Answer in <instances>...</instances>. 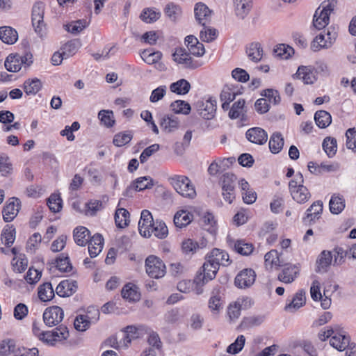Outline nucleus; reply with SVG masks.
Instances as JSON below:
<instances>
[{"mask_svg":"<svg viewBox=\"0 0 356 356\" xmlns=\"http://www.w3.org/2000/svg\"><path fill=\"white\" fill-rule=\"evenodd\" d=\"M218 270L219 267L213 262H209V259L207 258V261L203 264L200 272L197 274L194 279L197 294H201L203 292L202 286L214 279Z\"/></svg>","mask_w":356,"mask_h":356,"instance_id":"f257e3e1","label":"nucleus"},{"mask_svg":"<svg viewBox=\"0 0 356 356\" xmlns=\"http://www.w3.org/2000/svg\"><path fill=\"white\" fill-rule=\"evenodd\" d=\"M175 191L184 197L193 198L196 195L195 188L191 180L186 176L174 175L169 178Z\"/></svg>","mask_w":356,"mask_h":356,"instance_id":"f03ea898","label":"nucleus"},{"mask_svg":"<svg viewBox=\"0 0 356 356\" xmlns=\"http://www.w3.org/2000/svg\"><path fill=\"white\" fill-rule=\"evenodd\" d=\"M236 177L230 172L224 173L220 179L223 199L231 204L236 197Z\"/></svg>","mask_w":356,"mask_h":356,"instance_id":"7ed1b4c3","label":"nucleus"},{"mask_svg":"<svg viewBox=\"0 0 356 356\" xmlns=\"http://www.w3.org/2000/svg\"><path fill=\"white\" fill-rule=\"evenodd\" d=\"M99 318V311L95 307H89L86 314L78 315L74 320V327L79 331H86L92 323H96Z\"/></svg>","mask_w":356,"mask_h":356,"instance_id":"20e7f679","label":"nucleus"},{"mask_svg":"<svg viewBox=\"0 0 356 356\" xmlns=\"http://www.w3.org/2000/svg\"><path fill=\"white\" fill-rule=\"evenodd\" d=\"M145 269L148 275L154 279L163 277L166 272L163 261L154 255H150L145 259Z\"/></svg>","mask_w":356,"mask_h":356,"instance_id":"39448f33","label":"nucleus"},{"mask_svg":"<svg viewBox=\"0 0 356 356\" xmlns=\"http://www.w3.org/2000/svg\"><path fill=\"white\" fill-rule=\"evenodd\" d=\"M44 5L42 2H36L32 8V25L35 31L40 38L45 35V24L44 23Z\"/></svg>","mask_w":356,"mask_h":356,"instance_id":"423d86ee","label":"nucleus"},{"mask_svg":"<svg viewBox=\"0 0 356 356\" xmlns=\"http://www.w3.org/2000/svg\"><path fill=\"white\" fill-rule=\"evenodd\" d=\"M174 61L178 64H181L184 68L194 70L202 65V63L194 60L189 52L184 48H177L172 54Z\"/></svg>","mask_w":356,"mask_h":356,"instance_id":"0eeeda50","label":"nucleus"},{"mask_svg":"<svg viewBox=\"0 0 356 356\" xmlns=\"http://www.w3.org/2000/svg\"><path fill=\"white\" fill-rule=\"evenodd\" d=\"M68 337L67 327L65 325H60L53 331H44L39 339L47 344L53 346L56 341L66 339Z\"/></svg>","mask_w":356,"mask_h":356,"instance_id":"6e6552de","label":"nucleus"},{"mask_svg":"<svg viewBox=\"0 0 356 356\" xmlns=\"http://www.w3.org/2000/svg\"><path fill=\"white\" fill-rule=\"evenodd\" d=\"M64 317L63 309L58 306L47 308L43 313V321L46 325L52 327L60 323Z\"/></svg>","mask_w":356,"mask_h":356,"instance_id":"1a4fd4ad","label":"nucleus"},{"mask_svg":"<svg viewBox=\"0 0 356 356\" xmlns=\"http://www.w3.org/2000/svg\"><path fill=\"white\" fill-rule=\"evenodd\" d=\"M256 279V273L251 268H245L241 270L234 279V284L238 289H245L250 287Z\"/></svg>","mask_w":356,"mask_h":356,"instance_id":"9d476101","label":"nucleus"},{"mask_svg":"<svg viewBox=\"0 0 356 356\" xmlns=\"http://www.w3.org/2000/svg\"><path fill=\"white\" fill-rule=\"evenodd\" d=\"M21 207L19 199L15 197L9 198L6 202L3 210V218L5 222H11L17 215Z\"/></svg>","mask_w":356,"mask_h":356,"instance_id":"9b49d317","label":"nucleus"},{"mask_svg":"<svg viewBox=\"0 0 356 356\" xmlns=\"http://www.w3.org/2000/svg\"><path fill=\"white\" fill-rule=\"evenodd\" d=\"M78 289L77 282L73 280H64L61 281L56 288V293L60 297H70L72 296Z\"/></svg>","mask_w":356,"mask_h":356,"instance_id":"f8f14e48","label":"nucleus"},{"mask_svg":"<svg viewBox=\"0 0 356 356\" xmlns=\"http://www.w3.org/2000/svg\"><path fill=\"white\" fill-rule=\"evenodd\" d=\"M246 138L251 143L257 145H264L268 140L266 131L260 127L249 129L245 133Z\"/></svg>","mask_w":356,"mask_h":356,"instance_id":"ddd939ff","label":"nucleus"},{"mask_svg":"<svg viewBox=\"0 0 356 356\" xmlns=\"http://www.w3.org/2000/svg\"><path fill=\"white\" fill-rule=\"evenodd\" d=\"M300 268L297 265L286 264L278 275V280L285 284L293 282L299 275Z\"/></svg>","mask_w":356,"mask_h":356,"instance_id":"4468645a","label":"nucleus"},{"mask_svg":"<svg viewBox=\"0 0 356 356\" xmlns=\"http://www.w3.org/2000/svg\"><path fill=\"white\" fill-rule=\"evenodd\" d=\"M207 258L209 259V262H213L217 266H227L231 264L229 254L218 248H214L212 251L207 254Z\"/></svg>","mask_w":356,"mask_h":356,"instance_id":"2eb2a0df","label":"nucleus"},{"mask_svg":"<svg viewBox=\"0 0 356 356\" xmlns=\"http://www.w3.org/2000/svg\"><path fill=\"white\" fill-rule=\"evenodd\" d=\"M154 222L152 213L148 210H143L138 222L140 234L144 237H149L150 227Z\"/></svg>","mask_w":356,"mask_h":356,"instance_id":"dca6fc26","label":"nucleus"},{"mask_svg":"<svg viewBox=\"0 0 356 356\" xmlns=\"http://www.w3.org/2000/svg\"><path fill=\"white\" fill-rule=\"evenodd\" d=\"M333 259L332 252L328 250H323L316 259L317 273H325L327 271V268L332 264Z\"/></svg>","mask_w":356,"mask_h":356,"instance_id":"f3484780","label":"nucleus"},{"mask_svg":"<svg viewBox=\"0 0 356 356\" xmlns=\"http://www.w3.org/2000/svg\"><path fill=\"white\" fill-rule=\"evenodd\" d=\"M179 124L178 118L173 115H163L160 120L161 127L167 133H171L177 130Z\"/></svg>","mask_w":356,"mask_h":356,"instance_id":"a211bd4d","label":"nucleus"},{"mask_svg":"<svg viewBox=\"0 0 356 356\" xmlns=\"http://www.w3.org/2000/svg\"><path fill=\"white\" fill-rule=\"evenodd\" d=\"M88 244V252L90 257H95L102 250L104 245V238L100 234H95L92 237L90 238Z\"/></svg>","mask_w":356,"mask_h":356,"instance_id":"6ab92c4d","label":"nucleus"},{"mask_svg":"<svg viewBox=\"0 0 356 356\" xmlns=\"http://www.w3.org/2000/svg\"><path fill=\"white\" fill-rule=\"evenodd\" d=\"M295 76L305 84H312L316 81L314 69L311 66H300Z\"/></svg>","mask_w":356,"mask_h":356,"instance_id":"aec40b11","label":"nucleus"},{"mask_svg":"<svg viewBox=\"0 0 356 356\" xmlns=\"http://www.w3.org/2000/svg\"><path fill=\"white\" fill-rule=\"evenodd\" d=\"M90 231L83 226L76 227L73 231L74 242L79 246H85L90 239Z\"/></svg>","mask_w":356,"mask_h":356,"instance_id":"412c9836","label":"nucleus"},{"mask_svg":"<svg viewBox=\"0 0 356 356\" xmlns=\"http://www.w3.org/2000/svg\"><path fill=\"white\" fill-rule=\"evenodd\" d=\"M194 13L196 20L199 24L204 26L211 11L204 3L199 2L195 4Z\"/></svg>","mask_w":356,"mask_h":356,"instance_id":"4be33fe9","label":"nucleus"},{"mask_svg":"<svg viewBox=\"0 0 356 356\" xmlns=\"http://www.w3.org/2000/svg\"><path fill=\"white\" fill-rule=\"evenodd\" d=\"M330 344L337 350L342 351L348 348L351 343H350V337L342 333H338L331 337Z\"/></svg>","mask_w":356,"mask_h":356,"instance_id":"5701e85b","label":"nucleus"},{"mask_svg":"<svg viewBox=\"0 0 356 356\" xmlns=\"http://www.w3.org/2000/svg\"><path fill=\"white\" fill-rule=\"evenodd\" d=\"M18 33L15 29L10 26L0 27V40L8 44H13L17 42Z\"/></svg>","mask_w":356,"mask_h":356,"instance_id":"b1692460","label":"nucleus"},{"mask_svg":"<svg viewBox=\"0 0 356 356\" xmlns=\"http://www.w3.org/2000/svg\"><path fill=\"white\" fill-rule=\"evenodd\" d=\"M305 303V291L299 290L293 298L292 300L285 306L284 309L287 312H294L303 306Z\"/></svg>","mask_w":356,"mask_h":356,"instance_id":"393cba45","label":"nucleus"},{"mask_svg":"<svg viewBox=\"0 0 356 356\" xmlns=\"http://www.w3.org/2000/svg\"><path fill=\"white\" fill-rule=\"evenodd\" d=\"M346 206L343 197L339 194H333L329 202L330 211L332 214H339Z\"/></svg>","mask_w":356,"mask_h":356,"instance_id":"a878e982","label":"nucleus"},{"mask_svg":"<svg viewBox=\"0 0 356 356\" xmlns=\"http://www.w3.org/2000/svg\"><path fill=\"white\" fill-rule=\"evenodd\" d=\"M248 57L253 62L258 63L262 58L263 48L259 42H252L246 48Z\"/></svg>","mask_w":356,"mask_h":356,"instance_id":"bb28decb","label":"nucleus"},{"mask_svg":"<svg viewBox=\"0 0 356 356\" xmlns=\"http://www.w3.org/2000/svg\"><path fill=\"white\" fill-rule=\"evenodd\" d=\"M200 115L205 120H211L214 118L216 111V102L209 99L202 103V108L200 109Z\"/></svg>","mask_w":356,"mask_h":356,"instance_id":"cd10ccee","label":"nucleus"},{"mask_svg":"<svg viewBox=\"0 0 356 356\" xmlns=\"http://www.w3.org/2000/svg\"><path fill=\"white\" fill-rule=\"evenodd\" d=\"M42 84L40 79L35 78L24 81L23 88L27 95H34L42 88Z\"/></svg>","mask_w":356,"mask_h":356,"instance_id":"c85d7f7f","label":"nucleus"},{"mask_svg":"<svg viewBox=\"0 0 356 356\" xmlns=\"http://www.w3.org/2000/svg\"><path fill=\"white\" fill-rule=\"evenodd\" d=\"M191 88V86L190 83L184 79H179L177 81L171 83L170 86V89L172 92L181 95H184L188 93Z\"/></svg>","mask_w":356,"mask_h":356,"instance_id":"c756f323","label":"nucleus"},{"mask_svg":"<svg viewBox=\"0 0 356 356\" xmlns=\"http://www.w3.org/2000/svg\"><path fill=\"white\" fill-rule=\"evenodd\" d=\"M121 293L123 298L131 302H135L140 299V293L137 291V287L131 283L125 284L122 289Z\"/></svg>","mask_w":356,"mask_h":356,"instance_id":"7c9ffc66","label":"nucleus"},{"mask_svg":"<svg viewBox=\"0 0 356 356\" xmlns=\"http://www.w3.org/2000/svg\"><path fill=\"white\" fill-rule=\"evenodd\" d=\"M193 215L186 211H177L174 216V223L177 227L182 228L188 225L192 220Z\"/></svg>","mask_w":356,"mask_h":356,"instance_id":"2f4dec72","label":"nucleus"},{"mask_svg":"<svg viewBox=\"0 0 356 356\" xmlns=\"http://www.w3.org/2000/svg\"><path fill=\"white\" fill-rule=\"evenodd\" d=\"M154 234L159 238H165L168 234V229L165 222L156 220L150 227V236Z\"/></svg>","mask_w":356,"mask_h":356,"instance_id":"473e14b6","label":"nucleus"},{"mask_svg":"<svg viewBox=\"0 0 356 356\" xmlns=\"http://www.w3.org/2000/svg\"><path fill=\"white\" fill-rule=\"evenodd\" d=\"M314 120L319 128L324 129L331 124L332 117L328 112L321 110L315 113Z\"/></svg>","mask_w":356,"mask_h":356,"instance_id":"72a5a7b5","label":"nucleus"},{"mask_svg":"<svg viewBox=\"0 0 356 356\" xmlns=\"http://www.w3.org/2000/svg\"><path fill=\"white\" fill-rule=\"evenodd\" d=\"M268 145L272 153H279L284 145V138L282 134L279 132L273 134L270 138Z\"/></svg>","mask_w":356,"mask_h":356,"instance_id":"f704fd0d","label":"nucleus"},{"mask_svg":"<svg viewBox=\"0 0 356 356\" xmlns=\"http://www.w3.org/2000/svg\"><path fill=\"white\" fill-rule=\"evenodd\" d=\"M81 46V42L79 39L71 40L66 42L61 49L65 58H67L75 54Z\"/></svg>","mask_w":356,"mask_h":356,"instance_id":"c9c22d12","label":"nucleus"},{"mask_svg":"<svg viewBox=\"0 0 356 356\" xmlns=\"http://www.w3.org/2000/svg\"><path fill=\"white\" fill-rule=\"evenodd\" d=\"M38 297L43 301H49L54 297V290L50 282H45L38 287Z\"/></svg>","mask_w":356,"mask_h":356,"instance_id":"e433bc0d","label":"nucleus"},{"mask_svg":"<svg viewBox=\"0 0 356 356\" xmlns=\"http://www.w3.org/2000/svg\"><path fill=\"white\" fill-rule=\"evenodd\" d=\"M236 14L241 19H243L250 10L252 3L250 0H234Z\"/></svg>","mask_w":356,"mask_h":356,"instance_id":"4c0bfd02","label":"nucleus"},{"mask_svg":"<svg viewBox=\"0 0 356 356\" xmlns=\"http://www.w3.org/2000/svg\"><path fill=\"white\" fill-rule=\"evenodd\" d=\"M56 266L61 272L70 273L72 270V265L67 254L61 253L56 259Z\"/></svg>","mask_w":356,"mask_h":356,"instance_id":"58836bf2","label":"nucleus"},{"mask_svg":"<svg viewBox=\"0 0 356 356\" xmlns=\"http://www.w3.org/2000/svg\"><path fill=\"white\" fill-rule=\"evenodd\" d=\"M129 213L124 209H118L115 213V222L118 227L124 228L128 225L129 221Z\"/></svg>","mask_w":356,"mask_h":356,"instance_id":"ea45409f","label":"nucleus"},{"mask_svg":"<svg viewBox=\"0 0 356 356\" xmlns=\"http://www.w3.org/2000/svg\"><path fill=\"white\" fill-rule=\"evenodd\" d=\"M132 184L135 191H141L152 188L154 186V180L149 176H145L137 178Z\"/></svg>","mask_w":356,"mask_h":356,"instance_id":"a19ab883","label":"nucleus"},{"mask_svg":"<svg viewBox=\"0 0 356 356\" xmlns=\"http://www.w3.org/2000/svg\"><path fill=\"white\" fill-rule=\"evenodd\" d=\"M291 194L293 199L300 204L307 202L311 196L308 189L302 184L299 185V188L293 189Z\"/></svg>","mask_w":356,"mask_h":356,"instance_id":"79ce46f5","label":"nucleus"},{"mask_svg":"<svg viewBox=\"0 0 356 356\" xmlns=\"http://www.w3.org/2000/svg\"><path fill=\"white\" fill-rule=\"evenodd\" d=\"M171 110L177 114L188 115L190 113L191 105L184 100H176L170 104Z\"/></svg>","mask_w":356,"mask_h":356,"instance_id":"37998d69","label":"nucleus"},{"mask_svg":"<svg viewBox=\"0 0 356 356\" xmlns=\"http://www.w3.org/2000/svg\"><path fill=\"white\" fill-rule=\"evenodd\" d=\"M332 255L334 257L333 265L341 266L345 262V259L348 257V248L337 246L333 249Z\"/></svg>","mask_w":356,"mask_h":356,"instance_id":"c03bdc74","label":"nucleus"},{"mask_svg":"<svg viewBox=\"0 0 356 356\" xmlns=\"http://www.w3.org/2000/svg\"><path fill=\"white\" fill-rule=\"evenodd\" d=\"M88 26V23L86 19H79L72 22L64 26L65 29L72 34L76 35Z\"/></svg>","mask_w":356,"mask_h":356,"instance_id":"a18cd8bd","label":"nucleus"},{"mask_svg":"<svg viewBox=\"0 0 356 356\" xmlns=\"http://www.w3.org/2000/svg\"><path fill=\"white\" fill-rule=\"evenodd\" d=\"M323 149L328 157H333L337 152V143L334 138L326 137L323 142Z\"/></svg>","mask_w":356,"mask_h":356,"instance_id":"49530a36","label":"nucleus"},{"mask_svg":"<svg viewBox=\"0 0 356 356\" xmlns=\"http://www.w3.org/2000/svg\"><path fill=\"white\" fill-rule=\"evenodd\" d=\"M4 65L6 69L9 72H19L21 70L22 67L21 63H19V60L18 58V54L9 55L5 60Z\"/></svg>","mask_w":356,"mask_h":356,"instance_id":"de8ad7c7","label":"nucleus"},{"mask_svg":"<svg viewBox=\"0 0 356 356\" xmlns=\"http://www.w3.org/2000/svg\"><path fill=\"white\" fill-rule=\"evenodd\" d=\"M234 250L236 252L247 256L252 252L254 248L252 243L238 240L234 243Z\"/></svg>","mask_w":356,"mask_h":356,"instance_id":"09e8293b","label":"nucleus"},{"mask_svg":"<svg viewBox=\"0 0 356 356\" xmlns=\"http://www.w3.org/2000/svg\"><path fill=\"white\" fill-rule=\"evenodd\" d=\"M294 50L292 47L284 44H280L274 49L275 56L282 59L289 58L293 54Z\"/></svg>","mask_w":356,"mask_h":356,"instance_id":"8fccbe9b","label":"nucleus"},{"mask_svg":"<svg viewBox=\"0 0 356 356\" xmlns=\"http://www.w3.org/2000/svg\"><path fill=\"white\" fill-rule=\"evenodd\" d=\"M218 31L216 29H211L204 24L203 29L200 31V38L202 41L205 42H211L217 37Z\"/></svg>","mask_w":356,"mask_h":356,"instance_id":"3c124183","label":"nucleus"},{"mask_svg":"<svg viewBox=\"0 0 356 356\" xmlns=\"http://www.w3.org/2000/svg\"><path fill=\"white\" fill-rule=\"evenodd\" d=\"M161 16L159 12L152 8H145L143 10L140 15V18L146 23H152L156 21Z\"/></svg>","mask_w":356,"mask_h":356,"instance_id":"603ef678","label":"nucleus"},{"mask_svg":"<svg viewBox=\"0 0 356 356\" xmlns=\"http://www.w3.org/2000/svg\"><path fill=\"white\" fill-rule=\"evenodd\" d=\"M15 238V229L13 227L3 229L1 239L3 243L7 246L10 247L13 245Z\"/></svg>","mask_w":356,"mask_h":356,"instance_id":"864d4df0","label":"nucleus"},{"mask_svg":"<svg viewBox=\"0 0 356 356\" xmlns=\"http://www.w3.org/2000/svg\"><path fill=\"white\" fill-rule=\"evenodd\" d=\"M330 22V17L327 14L318 13L316 14V11L314 13L313 19V25L317 29H322L328 25Z\"/></svg>","mask_w":356,"mask_h":356,"instance_id":"5fc2aeb1","label":"nucleus"},{"mask_svg":"<svg viewBox=\"0 0 356 356\" xmlns=\"http://www.w3.org/2000/svg\"><path fill=\"white\" fill-rule=\"evenodd\" d=\"M47 205L52 212H59L62 208V199L58 194H51L48 198Z\"/></svg>","mask_w":356,"mask_h":356,"instance_id":"6e6d98bb","label":"nucleus"},{"mask_svg":"<svg viewBox=\"0 0 356 356\" xmlns=\"http://www.w3.org/2000/svg\"><path fill=\"white\" fill-rule=\"evenodd\" d=\"M327 44V40L325 38V31L323 33H321L319 35L316 36V38L313 40L311 44V49L314 51H318L321 49H328L329 47H325L324 44Z\"/></svg>","mask_w":356,"mask_h":356,"instance_id":"4d7b16f0","label":"nucleus"},{"mask_svg":"<svg viewBox=\"0 0 356 356\" xmlns=\"http://www.w3.org/2000/svg\"><path fill=\"white\" fill-rule=\"evenodd\" d=\"M245 338L243 335H239L235 341L231 343L227 348V352L230 354L238 353L244 347Z\"/></svg>","mask_w":356,"mask_h":356,"instance_id":"13d9d810","label":"nucleus"},{"mask_svg":"<svg viewBox=\"0 0 356 356\" xmlns=\"http://www.w3.org/2000/svg\"><path fill=\"white\" fill-rule=\"evenodd\" d=\"M264 260L266 266H269L270 267H272L273 266H282L279 259L278 252L276 250H272L267 252L264 256Z\"/></svg>","mask_w":356,"mask_h":356,"instance_id":"bf43d9fd","label":"nucleus"},{"mask_svg":"<svg viewBox=\"0 0 356 356\" xmlns=\"http://www.w3.org/2000/svg\"><path fill=\"white\" fill-rule=\"evenodd\" d=\"M337 5L336 0H327L323 1L320 6L316 10V14L325 13L327 14L330 17V14L334 11V9Z\"/></svg>","mask_w":356,"mask_h":356,"instance_id":"052dcab7","label":"nucleus"},{"mask_svg":"<svg viewBox=\"0 0 356 356\" xmlns=\"http://www.w3.org/2000/svg\"><path fill=\"white\" fill-rule=\"evenodd\" d=\"M98 118L101 122L107 127H112L115 124L113 113L111 111H100L98 113Z\"/></svg>","mask_w":356,"mask_h":356,"instance_id":"680f3d73","label":"nucleus"},{"mask_svg":"<svg viewBox=\"0 0 356 356\" xmlns=\"http://www.w3.org/2000/svg\"><path fill=\"white\" fill-rule=\"evenodd\" d=\"M132 137L131 132L119 133L115 135L113 143L117 147H122L129 143Z\"/></svg>","mask_w":356,"mask_h":356,"instance_id":"e2e57ef3","label":"nucleus"},{"mask_svg":"<svg viewBox=\"0 0 356 356\" xmlns=\"http://www.w3.org/2000/svg\"><path fill=\"white\" fill-rule=\"evenodd\" d=\"M165 13L172 21H175L181 14V8L174 3H169L165 8Z\"/></svg>","mask_w":356,"mask_h":356,"instance_id":"0e129e2a","label":"nucleus"},{"mask_svg":"<svg viewBox=\"0 0 356 356\" xmlns=\"http://www.w3.org/2000/svg\"><path fill=\"white\" fill-rule=\"evenodd\" d=\"M162 54L160 51L151 52L149 50H144L141 54L143 60L148 64L158 62Z\"/></svg>","mask_w":356,"mask_h":356,"instance_id":"69168bd1","label":"nucleus"},{"mask_svg":"<svg viewBox=\"0 0 356 356\" xmlns=\"http://www.w3.org/2000/svg\"><path fill=\"white\" fill-rule=\"evenodd\" d=\"M200 248L198 243L191 238L184 240L181 243L182 252L186 254H193Z\"/></svg>","mask_w":356,"mask_h":356,"instance_id":"338daca9","label":"nucleus"},{"mask_svg":"<svg viewBox=\"0 0 356 356\" xmlns=\"http://www.w3.org/2000/svg\"><path fill=\"white\" fill-rule=\"evenodd\" d=\"M15 345L12 339L3 340L0 343V355L7 356L10 353L15 352Z\"/></svg>","mask_w":356,"mask_h":356,"instance_id":"774afa93","label":"nucleus"}]
</instances>
